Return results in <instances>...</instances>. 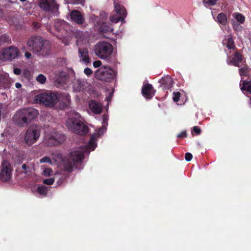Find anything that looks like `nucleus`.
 Here are the masks:
<instances>
[{
    "label": "nucleus",
    "instance_id": "49530a36",
    "mask_svg": "<svg viewBox=\"0 0 251 251\" xmlns=\"http://www.w3.org/2000/svg\"><path fill=\"white\" fill-rule=\"evenodd\" d=\"M67 78V75H64L63 77L62 78V81H58V82L60 84L63 83L65 82L66 79Z\"/></svg>",
    "mask_w": 251,
    "mask_h": 251
},
{
    "label": "nucleus",
    "instance_id": "7ed1b4c3",
    "mask_svg": "<svg viewBox=\"0 0 251 251\" xmlns=\"http://www.w3.org/2000/svg\"><path fill=\"white\" fill-rule=\"evenodd\" d=\"M27 45L33 53L38 56L49 55L51 51V44L50 41L44 40L41 36H33L30 38Z\"/></svg>",
    "mask_w": 251,
    "mask_h": 251
},
{
    "label": "nucleus",
    "instance_id": "f03ea898",
    "mask_svg": "<svg viewBox=\"0 0 251 251\" xmlns=\"http://www.w3.org/2000/svg\"><path fill=\"white\" fill-rule=\"evenodd\" d=\"M96 146V137L92 135L88 144L84 147L72 151L69 157L63 158L61 160V165L65 170L71 172L75 163L83 158L84 153L89 154L90 151H94Z\"/></svg>",
    "mask_w": 251,
    "mask_h": 251
},
{
    "label": "nucleus",
    "instance_id": "72a5a7b5",
    "mask_svg": "<svg viewBox=\"0 0 251 251\" xmlns=\"http://www.w3.org/2000/svg\"><path fill=\"white\" fill-rule=\"evenodd\" d=\"M54 182V179L53 178H50L45 179L43 180V183L47 185H51Z\"/></svg>",
    "mask_w": 251,
    "mask_h": 251
},
{
    "label": "nucleus",
    "instance_id": "c03bdc74",
    "mask_svg": "<svg viewBox=\"0 0 251 251\" xmlns=\"http://www.w3.org/2000/svg\"><path fill=\"white\" fill-rule=\"evenodd\" d=\"M111 95H112V94H110V95L108 97H106V100H106V106H105L106 110H107V107H108L109 102L111 100Z\"/></svg>",
    "mask_w": 251,
    "mask_h": 251
},
{
    "label": "nucleus",
    "instance_id": "8fccbe9b",
    "mask_svg": "<svg viewBox=\"0 0 251 251\" xmlns=\"http://www.w3.org/2000/svg\"><path fill=\"white\" fill-rule=\"evenodd\" d=\"M94 113L96 115L100 114L101 113V111H93Z\"/></svg>",
    "mask_w": 251,
    "mask_h": 251
},
{
    "label": "nucleus",
    "instance_id": "603ef678",
    "mask_svg": "<svg viewBox=\"0 0 251 251\" xmlns=\"http://www.w3.org/2000/svg\"><path fill=\"white\" fill-rule=\"evenodd\" d=\"M22 2H25L26 1V0H20Z\"/></svg>",
    "mask_w": 251,
    "mask_h": 251
},
{
    "label": "nucleus",
    "instance_id": "393cba45",
    "mask_svg": "<svg viewBox=\"0 0 251 251\" xmlns=\"http://www.w3.org/2000/svg\"><path fill=\"white\" fill-rule=\"evenodd\" d=\"M90 110H102V104L95 100H91L89 102Z\"/></svg>",
    "mask_w": 251,
    "mask_h": 251
},
{
    "label": "nucleus",
    "instance_id": "ddd939ff",
    "mask_svg": "<svg viewBox=\"0 0 251 251\" xmlns=\"http://www.w3.org/2000/svg\"><path fill=\"white\" fill-rule=\"evenodd\" d=\"M39 5L44 11L48 12L55 10L57 8L56 2L54 0H41Z\"/></svg>",
    "mask_w": 251,
    "mask_h": 251
},
{
    "label": "nucleus",
    "instance_id": "de8ad7c7",
    "mask_svg": "<svg viewBox=\"0 0 251 251\" xmlns=\"http://www.w3.org/2000/svg\"><path fill=\"white\" fill-rule=\"evenodd\" d=\"M25 56L27 58H29L31 56V54L29 52H26L25 54Z\"/></svg>",
    "mask_w": 251,
    "mask_h": 251
},
{
    "label": "nucleus",
    "instance_id": "412c9836",
    "mask_svg": "<svg viewBox=\"0 0 251 251\" xmlns=\"http://www.w3.org/2000/svg\"><path fill=\"white\" fill-rule=\"evenodd\" d=\"M108 116L107 114H104L103 116L102 126L97 131L98 136L102 135L106 130V126L108 125Z\"/></svg>",
    "mask_w": 251,
    "mask_h": 251
},
{
    "label": "nucleus",
    "instance_id": "5fc2aeb1",
    "mask_svg": "<svg viewBox=\"0 0 251 251\" xmlns=\"http://www.w3.org/2000/svg\"><path fill=\"white\" fill-rule=\"evenodd\" d=\"M32 110H36V109H35V108H33V109H32Z\"/></svg>",
    "mask_w": 251,
    "mask_h": 251
},
{
    "label": "nucleus",
    "instance_id": "6ab92c4d",
    "mask_svg": "<svg viewBox=\"0 0 251 251\" xmlns=\"http://www.w3.org/2000/svg\"><path fill=\"white\" fill-rule=\"evenodd\" d=\"M238 71L241 79H244L245 76H250V68L247 64H243V66L239 68Z\"/></svg>",
    "mask_w": 251,
    "mask_h": 251
},
{
    "label": "nucleus",
    "instance_id": "dca6fc26",
    "mask_svg": "<svg viewBox=\"0 0 251 251\" xmlns=\"http://www.w3.org/2000/svg\"><path fill=\"white\" fill-rule=\"evenodd\" d=\"M142 94L147 99H151L154 95V90L151 84L144 85L142 88Z\"/></svg>",
    "mask_w": 251,
    "mask_h": 251
},
{
    "label": "nucleus",
    "instance_id": "2eb2a0df",
    "mask_svg": "<svg viewBox=\"0 0 251 251\" xmlns=\"http://www.w3.org/2000/svg\"><path fill=\"white\" fill-rule=\"evenodd\" d=\"M244 59V57L242 53L240 52L239 51H236L233 54V57L229 61L227 62V64L228 65L232 64L235 67H240V63Z\"/></svg>",
    "mask_w": 251,
    "mask_h": 251
},
{
    "label": "nucleus",
    "instance_id": "ea45409f",
    "mask_svg": "<svg viewBox=\"0 0 251 251\" xmlns=\"http://www.w3.org/2000/svg\"><path fill=\"white\" fill-rule=\"evenodd\" d=\"M101 65V62L100 60L95 61L93 62V66L95 68H98Z\"/></svg>",
    "mask_w": 251,
    "mask_h": 251
},
{
    "label": "nucleus",
    "instance_id": "a211bd4d",
    "mask_svg": "<svg viewBox=\"0 0 251 251\" xmlns=\"http://www.w3.org/2000/svg\"><path fill=\"white\" fill-rule=\"evenodd\" d=\"M78 53L82 61L86 64L90 63V58L89 57L88 50L87 48H79L78 49Z\"/></svg>",
    "mask_w": 251,
    "mask_h": 251
},
{
    "label": "nucleus",
    "instance_id": "3c124183",
    "mask_svg": "<svg viewBox=\"0 0 251 251\" xmlns=\"http://www.w3.org/2000/svg\"><path fill=\"white\" fill-rule=\"evenodd\" d=\"M247 92H249L250 94H251V88H250V89H249Z\"/></svg>",
    "mask_w": 251,
    "mask_h": 251
},
{
    "label": "nucleus",
    "instance_id": "473e14b6",
    "mask_svg": "<svg viewBox=\"0 0 251 251\" xmlns=\"http://www.w3.org/2000/svg\"><path fill=\"white\" fill-rule=\"evenodd\" d=\"M180 93L178 92H174L173 99L175 102H177L180 98Z\"/></svg>",
    "mask_w": 251,
    "mask_h": 251
},
{
    "label": "nucleus",
    "instance_id": "c756f323",
    "mask_svg": "<svg viewBox=\"0 0 251 251\" xmlns=\"http://www.w3.org/2000/svg\"><path fill=\"white\" fill-rule=\"evenodd\" d=\"M37 192L42 196H46L47 193V188L45 186H39L37 188Z\"/></svg>",
    "mask_w": 251,
    "mask_h": 251
},
{
    "label": "nucleus",
    "instance_id": "bb28decb",
    "mask_svg": "<svg viewBox=\"0 0 251 251\" xmlns=\"http://www.w3.org/2000/svg\"><path fill=\"white\" fill-rule=\"evenodd\" d=\"M22 169L23 170V173L25 174L28 175L33 169V165L30 164L29 165H26L25 164H24L22 166Z\"/></svg>",
    "mask_w": 251,
    "mask_h": 251
},
{
    "label": "nucleus",
    "instance_id": "39448f33",
    "mask_svg": "<svg viewBox=\"0 0 251 251\" xmlns=\"http://www.w3.org/2000/svg\"><path fill=\"white\" fill-rule=\"evenodd\" d=\"M38 114V111H17L12 121L16 126L24 127L35 119Z\"/></svg>",
    "mask_w": 251,
    "mask_h": 251
},
{
    "label": "nucleus",
    "instance_id": "4c0bfd02",
    "mask_svg": "<svg viewBox=\"0 0 251 251\" xmlns=\"http://www.w3.org/2000/svg\"><path fill=\"white\" fill-rule=\"evenodd\" d=\"M84 74L87 76L91 75L93 73L92 70L89 68H86L84 70Z\"/></svg>",
    "mask_w": 251,
    "mask_h": 251
},
{
    "label": "nucleus",
    "instance_id": "aec40b11",
    "mask_svg": "<svg viewBox=\"0 0 251 251\" xmlns=\"http://www.w3.org/2000/svg\"><path fill=\"white\" fill-rule=\"evenodd\" d=\"M240 89L243 91H247L251 88V79L248 78L247 79H241L240 82Z\"/></svg>",
    "mask_w": 251,
    "mask_h": 251
},
{
    "label": "nucleus",
    "instance_id": "79ce46f5",
    "mask_svg": "<svg viewBox=\"0 0 251 251\" xmlns=\"http://www.w3.org/2000/svg\"><path fill=\"white\" fill-rule=\"evenodd\" d=\"M186 136H187L186 131H183L181 132L180 133L178 134L177 136L178 138H184V137H186Z\"/></svg>",
    "mask_w": 251,
    "mask_h": 251
},
{
    "label": "nucleus",
    "instance_id": "b1692460",
    "mask_svg": "<svg viewBox=\"0 0 251 251\" xmlns=\"http://www.w3.org/2000/svg\"><path fill=\"white\" fill-rule=\"evenodd\" d=\"M67 25L66 22L64 20H56L54 21V28L57 32H61L63 30Z\"/></svg>",
    "mask_w": 251,
    "mask_h": 251
},
{
    "label": "nucleus",
    "instance_id": "20e7f679",
    "mask_svg": "<svg viewBox=\"0 0 251 251\" xmlns=\"http://www.w3.org/2000/svg\"><path fill=\"white\" fill-rule=\"evenodd\" d=\"M69 117L66 122V126L71 131L80 135H84L88 131V126L81 121L79 118L80 114L75 111H71Z\"/></svg>",
    "mask_w": 251,
    "mask_h": 251
},
{
    "label": "nucleus",
    "instance_id": "9d476101",
    "mask_svg": "<svg viewBox=\"0 0 251 251\" xmlns=\"http://www.w3.org/2000/svg\"><path fill=\"white\" fill-rule=\"evenodd\" d=\"M13 168L10 163L4 160L0 166V180L2 182H7L12 178Z\"/></svg>",
    "mask_w": 251,
    "mask_h": 251
},
{
    "label": "nucleus",
    "instance_id": "f704fd0d",
    "mask_svg": "<svg viewBox=\"0 0 251 251\" xmlns=\"http://www.w3.org/2000/svg\"><path fill=\"white\" fill-rule=\"evenodd\" d=\"M217 0H203V2L209 5L213 6L216 4Z\"/></svg>",
    "mask_w": 251,
    "mask_h": 251
},
{
    "label": "nucleus",
    "instance_id": "a18cd8bd",
    "mask_svg": "<svg viewBox=\"0 0 251 251\" xmlns=\"http://www.w3.org/2000/svg\"><path fill=\"white\" fill-rule=\"evenodd\" d=\"M202 115V112L201 111H200V112H198L196 113V117L198 119H201L202 117H201V116Z\"/></svg>",
    "mask_w": 251,
    "mask_h": 251
},
{
    "label": "nucleus",
    "instance_id": "1a4fd4ad",
    "mask_svg": "<svg viewBox=\"0 0 251 251\" xmlns=\"http://www.w3.org/2000/svg\"><path fill=\"white\" fill-rule=\"evenodd\" d=\"M95 75L98 79L110 82L116 77V73L109 67L103 66L95 72Z\"/></svg>",
    "mask_w": 251,
    "mask_h": 251
},
{
    "label": "nucleus",
    "instance_id": "f3484780",
    "mask_svg": "<svg viewBox=\"0 0 251 251\" xmlns=\"http://www.w3.org/2000/svg\"><path fill=\"white\" fill-rule=\"evenodd\" d=\"M162 90L169 89L173 85L172 78L169 75L162 77L159 81Z\"/></svg>",
    "mask_w": 251,
    "mask_h": 251
},
{
    "label": "nucleus",
    "instance_id": "a19ab883",
    "mask_svg": "<svg viewBox=\"0 0 251 251\" xmlns=\"http://www.w3.org/2000/svg\"><path fill=\"white\" fill-rule=\"evenodd\" d=\"M193 131L195 132L197 134H200L201 132V130L199 127L194 126L193 129Z\"/></svg>",
    "mask_w": 251,
    "mask_h": 251
},
{
    "label": "nucleus",
    "instance_id": "4468645a",
    "mask_svg": "<svg viewBox=\"0 0 251 251\" xmlns=\"http://www.w3.org/2000/svg\"><path fill=\"white\" fill-rule=\"evenodd\" d=\"M70 17L72 21L78 25H82L85 21L83 14L77 10H72L70 12Z\"/></svg>",
    "mask_w": 251,
    "mask_h": 251
},
{
    "label": "nucleus",
    "instance_id": "9b49d317",
    "mask_svg": "<svg viewBox=\"0 0 251 251\" xmlns=\"http://www.w3.org/2000/svg\"><path fill=\"white\" fill-rule=\"evenodd\" d=\"M115 13L112 14L110 16V20L112 23H117L120 21L122 23H125V18L126 16V11L124 6L119 4H115Z\"/></svg>",
    "mask_w": 251,
    "mask_h": 251
},
{
    "label": "nucleus",
    "instance_id": "864d4df0",
    "mask_svg": "<svg viewBox=\"0 0 251 251\" xmlns=\"http://www.w3.org/2000/svg\"><path fill=\"white\" fill-rule=\"evenodd\" d=\"M22 110H26V109L25 108H24V109H22Z\"/></svg>",
    "mask_w": 251,
    "mask_h": 251
},
{
    "label": "nucleus",
    "instance_id": "f8f14e48",
    "mask_svg": "<svg viewBox=\"0 0 251 251\" xmlns=\"http://www.w3.org/2000/svg\"><path fill=\"white\" fill-rule=\"evenodd\" d=\"M19 53V50L16 47L10 46L2 50L0 55V59L3 60H11L16 58Z\"/></svg>",
    "mask_w": 251,
    "mask_h": 251
},
{
    "label": "nucleus",
    "instance_id": "5701e85b",
    "mask_svg": "<svg viewBox=\"0 0 251 251\" xmlns=\"http://www.w3.org/2000/svg\"><path fill=\"white\" fill-rule=\"evenodd\" d=\"M99 31L102 33L112 32L113 28L111 26V24L108 22H103L99 28Z\"/></svg>",
    "mask_w": 251,
    "mask_h": 251
},
{
    "label": "nucleus",
    "instance_id": "c85d7f7f",
    "mask_svg": "<svg viewBox=\"0 0 251 251\" xmlns=\"http://www.w3.org/2000/svg\"><path fill=\"white\" fill-rule=\"evenodd\" d=\"M235 18L239 23L243 24L245 22V17L240 13H235L234 14Z\"/></svg>",
    "mask_w": 251,
    "mask_h": 251
},
{
    "label": "nucleus",
    "instance_id": "423d86ee",
    "mask_svg": "<svg viewBox=\"0 0 251 251\" xmlns=\"http://www.w3.org/2000/svg\"><path fill=\"white\" fill-rule=\"evenodd\" d=\"M66 137L62 132L57 131L53 128H50L45 132L44 143L48 146H56L63 143Z\"/></svg>",
    "mask_w": 251,
    "mask_h": 251
},
{
    "label": "nucleus",
    "instance_id": "09e8293b",
    "mask_svg": "<svg viewBox=\"0 0 251 251\" xmlns=\"http://www.w3.org/2000/svg\"><path fill=\"white\" fill-rule=\"evenodd\" d=\"M15 87L17 88H20L22 87V84L21 83H19V82H17L15 84Z\"/></svg>",
    "mask_w": 251,
    "mask_h": 251
},
{
    "label": "nucleus",
    "instance_id": "0eeeda50",
    "mask_svg": "<svg viewBox=\"0 0 251 251\" xmlns=\"http://www.w3.org/2000/svg\"><path fill=\"white\" fill-rule=\"evenodd\" d=\"M95 54L101 59H106L111 56L113 51V47L109 42H99L94 48Z\"/></svg>",
    "mask_w": 251,
    "mask_h": 251
},
{
    "label": "nucleus",
    "instance_id": "c9c22d12",
    "mask_svg": "<svg viewBox=\"0 0 251 251\" xmlns=\"http://www.w3.org/2000/svg\"><path fill=\"white\" fill-rule=\"evenodd\" d=\"M33 28L34 30H37L41 26V23L38 22H33L32 23Z\"/></svg>",
    "mask_w": 251,
    "mask_h": 251
},
{
    "label": "nucleus",
    "instance_id": "6e6552de",
    "mask_svg": "<svg viewBox=\"0 0 251 251\" xmlns=\"http://www.w3.org/2000/svg\"><path fill=\"white\" fill-rule=\"evenodd\" d=\"M41 133V127L37 125L30 126L26 131L24 141L29 146L36 143L39 139Z\"/></svg>",
    "mask_w": 251,
    "mask_h": 251
},
{
    "label": "nucleus",
    "instance_id": "cd10ccee",
    "mask_svg": "<svg viewBox=\"0 0 251 251\" xmlns=\"http://www.w3.org/2000/svg\"><path fill=\"white\" fill-rule=\"evenodd\" d=\"M11 42L10 37L6 34H2L0 36V46L4 43H9Z\"/></svg>",
    "mask_w": 251,
    "mask_h": 251
},
{
    "label": "nucleus",
    "instance_id": "e433bc0d",
    "mask_svg": "<svg viewBox=\"0 0 251 251\" xmlns=\"http://www.w3.org/2000/svg\"><path fill=\"white\" fill-rule=\"evenodd\" d=\"M40 163L47 162V163H51V161L49 157H47V156H45V157H43L42 158H41L40 160Z\"/></svg>",
    "mask_w": 251,
    "mask_h": 251
},
{
    "label": "nucleus",
    "instance_id": "f257e3e1",
    "mask_svg": "<svg viewBox=\"0 0 251 251\" xmlns=\"http://www.w3.org/2000/svg\"><path fill=\"white\" fill-rule=\"evenodd\" d=\"M36 103H42L47 107L53 108L55 106L60 109L71 108V97L67 93L45 92L40 93L34 98Z\"/></svg>",
    "mask_w": 251,
    "mask_h": 251
},
{
    "label": "nucleus",
    "instance_id": "4be33fe9",
    "mask_svg": "<svg viewBox=\"0 0 251 251\" xmlns=\"http://www.w3.org/2000/svg\"><path fill=\"white\" fill-rule=\"evenodd\" d=\"M223 44L229 50H237L235 47L234 39L231 35H229L227 39L224 40L223 41Z\"/></svg>",
    "mask_w": 251,
    "mask_h": 251
},
{
    "label": "nucleus",
    "instance_id": "58836bf2",
    "mask_svg": "<svg viewBox=\"0 0 251 251\" xmlns=\"http://www.w3.org/2000/svg\"><path fill=\"white\" fill-rule=\"evenodd\" d=\"M192 155L189 152H187L185 154V159L187 161H190L192 158Z\"/></svg>",
    "mask_w": 251,
    "mask_h": 251
},
{
    "label": "nucleus",
    "instance_id": "37998d69",
    "mask_svg": "<svg viewBox=\"0 0 251 251\" xmlns=\"http://www.w3.org/2000/svg\"><path fill=\"white\" fill-rule=\"evenodd\" d=\"M14 73L16 75H20L21 74V70L18 68H14Z\"/></svg>",
    "mask_w": 251,
    "mask_h": 251
},
{
    "label": "nucleus",
    "instance_id": "a878e982",
    "mask_svg": "<svg viewBox=\"0 0 251 251\" xmlns=\"http://www.w3.org/2000/svg\"><path fill=\"white\" fill-rule=\"evenodd\" d=\"M217 18L218 23L223 25H226L228 23L227 16L224 13H219Z\"/></svg>",
    "mask_w": 251,
    "mask_h": 251
},
{
    "label": "nucleus",
    "instance_id": "7c9ffc66",
    "mask_svg": "<svg viewBox=\"0 0 251 251\" xmlns=\"http://www.w3.org/2000/svg\"><path fill=\"white\" fill-rule=\"evenodd\" d=\"M36 80L41 84H44L46 81V77L42 74H40L36 77Z\"/></svg>",
    "mask_w": 251,
    "mask_h": 251
},
{
    "label": "nucleus",
    "instance_id": "2f4dec72",
    "mask_svg": "<svg viewBox=\"0 0 251 251\" xmlns=\"http://www.w3.org/2000/svg\"><path fill=\"white\" fill-rule=\"evenodd\" d=\"M52 173H53V171H52V169H51L50 168H46L44 169V170L43 171V175L45 176H51V174H52Z\"/></svg>",
    "mask_w": 251,
    "mask_h": 251
}]
</instances>
